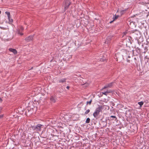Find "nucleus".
Returning <instances> with one entry per match:
<instances>
[{
    "mask_svg": "<svg viewBox=\"0 0 149 149\" xmlns=\"http://www.w3.org/2000/svg\"><path fill=\"white\" fill-rule=\"evenodd\" d=\"M138 103L140 106V107H141L143 105V101H141L138 102Z\"/></svg>",
    "mask_w": 149,
    "mask_h": 149,
    "instance_id": "2eb2a0df",
    "label": "nucleus"
},
{
    "mask_svg": "<svg viewBox=\"0 0 149 149\" xmlns=\"http://www.w3.org/2000/svg\"><path fill=\"white\" fill-rule=\"evenodd\" d=\"M106 92H107V93H111L112 92V91L111 90H107Z\"/></svg>",
    "mask_w": 149,
    "mask_h": 149,
    "instance_id": "412c9836",
    "label": "nucleus"
},
{
    "mask_svg": "<svg viewBox=\"0 0 149 149\" xmlns=\"http://www.w3.org/2000/svg\"><path fill=\"white\" fill-rule=\"evenodd\" d=\"M5 13L7 15L8 17V18L9 19V22H13V20L12 19H11V20H10V13L6 11L5 12Z\"/></svg>",
    "mask_w": 149,
    "mask_h": 149,
    "instance_id": "6e6552de",
    "label": "nucleus"
},
{
    "mask_svg": "<svg viewBox=\"0 0 149 149\" xmlns=\"http://www.w3.org/2000/svg\"><path fill=\"white\" fill-rule=\"evenodd\" d=\"M92 100H91L89 101H87L86 102V104L87 105L88 104H89L90 105L92 102Z\"/></svg>",
    "mask_w": 149,
    "mask_h": 149,
    "instance_id": "aec40b11",
    "label": "nucleus"
},
{
    "mask_svg": "<svg viewBox=\"0 0 149 149\" xmlns=\"http://www.w3.org/2000/svg\"><path fill=\"white\" fill-rule=\"evenodd\" d=\"M24 29V28L22 26H20V27L17 29V33L20 35L21 36L23 35V33H22V32L23 31Z\"/></svg>",
    "mask_w": 149,
    "mask_h": 149,
    "instance_id": "20e7f679",
    "label": "nucleus"
},
{
    "mask_svg": "<svg viewBox=\"0 0 149 149\" xmlns=\"http://www.w3.org/2000/svg\"><path fill=\"white\" fill-rule=\"evenodd\" d=\"M70 87L69 86H67L66 87V88L68 89H69L70 88Z\"/></svg>",
    "mask_w": 149,
    "mask_h": 149,
    "instance_id": "cd10ccee",
    "label": "nucleus"
},
{
    "mask_svg": "<svg viewBox=\"0 0 149 149\" xmlns=\"http://www.w3.org/2000/svg\"><path fill=\"white\" fill-rule=\"evenodd\" d=\"M66 78H63L60 79L59 80V83H64L66 82Z\"/></svg>",
    "mask_w": 149,
    "mask_h": 149,
    "instance_id": "f8f14e48",
    "label": "nucleus"
},
{
    "mask_svg": "<svg viewBox=\"0 0 149 149\" xmlns=\"http://www.w3.org/2000/svg\"><path fill=\"white\" fill-rule=\"evenodd\" d=\"M136 50L137 53L139 54H141V49L138 47L136 49Z\"/></svg>",
    "mask_w": 149,
    "mask_h": 149,
    "instance_id": "ddd939ff",
    "label": "nucleus"
},
{
    "mask_svg": "<svg viewBox=\"0 0 149 149\" xmlns=\"http://www.w3.org/2000/svg\"><path fill=\"white\" fill-rule=\"evenodd\" d=\"M44 127L43 125L40 124H38L36 125L33 126L32 127L33 130L38 131H41V129Z\"/></svg>",
    "mask_w": 149,
    "mask_h": 149,
    "instance_id": "7ed1b4c3",
    "label": "nucleus"
},
{
    "mask_svg": "<svg viewBox=\"0 0 149 149\" xmlns=\"http://www.w3.org/2000/svg\"><path fill=\"white\" fill-rule=\"evenodd\" d=\"M112 103V105L113 106H115V104H114L113 103L111 102Z\"/></svg>",
    "mask_w": 149,
    "mask_h": 149,
    "instance_id": "bb28decb",
    "label": "nucleus"
},
{
    "mask_svg": "<svg viewBox=\"0 0 149 149\" xmlns=\"http://www.w3.org/2000/svg\"><path fill=\"white\" fill-rule=\"evenodd\" d=\"M147 48V47H144L145 51L144 52H142V53H145L147 52L148 50Z\"/></svg>",
    "mask_w": 149,
    "mask_h": 149,
    "instance_id": "a211bd4d",
    "label": "nucleus"
},
{
    "mask_svg": "<svg viewBox=\"0 0 149 149\" xmlns=\"http://www.w3.org/2000/svg\"><path fill=\"white\" fill-rule=\"evenodd\" d=\"M118 16H116V15H115V17H114V19L113 20H114L115 19H117L118 18Z\"/></svg>",
    "mask_w": 149,
    "mask_h": 149,
    "instance_id": "b1692460",
    "label": "nucleus"
},
{
    "mask_svg": "<svg viewBox=\"0 0 149 149\" xmlns=\"http://www.w3.org/2000/svg\"><path fill=\"white\" fill-rule=\"evenodd\" d=\"M108 119L110 121H112L114 120L115 121H117V119L116 117L115 116H111L108 118Z\"/></svg>",
    "mask_w": 149,
    "mask_h": 149,
    "instance_id": "39448f33",
    "label": "nucleus"
},
{
    "mask_svg": "<svg viewBox=\"0 0 149 149\" xmlns=\"http://www.w3.org/2000/svg\"><path fill=\"white\" fill-rule=\"evenodd\" d=\"M1 11L0 10V15L1 14Z\"/></svg>",
    "mask_w": 149,
    "mask_h": 149,
    "instance_id": "2f4dec72",
    "label": "nucleus"
},
{
    "mask_svg": "<svg viewBox=\"0 0 149 149\" xmlns=\"http://www.w3.org/2000/svg\"><path fill=\"white\" fill-rule=\"evenodd\" d=\"M90 111V110L89 109L87 110L85 112L84 114L85 115L87 114Z\"/></svg>",
    "mask_w": 149,
    "mask_h": 149,
    "instance_id": "6ab92c4d",
    "label": "nucleus"
},
{
    "mask_svg": "<svg viewBox=\"0 0 149 149\" xmlns=\"http://www.w3.org/2000/svg\"><path fill=\"white\" fill-rule=\"evenodd\" d=\"M130 56H128V58H130Z\"/></svg>",
    "mask_w": 149,
    "mask_h": 149,
    "instance_id": "7c9ffc66",
    "label": "nucleus"
},
{
    "mask_svg": "<svg viewBox=\"0 0 149 149\" xmlns=\"http://www.w3.org/2000/svg\"><path fill=\"white\" fill-rule=\"evenodd\" d=\"M71 3V2L70 0H64L62 6L64 8V11H65L69 8Z\"/></svg>",
    "mask_w": 149,
    "mask_h": 149,
    "instance_id": "f257e3e1",
    "label": "nucleus"
},
{
    "mask_svg": "<svg viewBox=\"0 0 149 149\" xmlns=\"http://www.w3.org/2000/svg\"><path fill=\"white\" fill-rule=\"evenodd\" d=\"M102 93L104 95H107V92L106 91L104 92H102Z\"/></svg>",
    "mask_w": 149,
    "mask_h": 149,
    "instance_id": "4be33fe9",
    "label": "nucleus"
},
{
    "mask_svg": "<svg viewBox=\"0 0 149 149\" xmlns=\"http://www.w3.org/2000/svg\"><path fill=\"white\" fill-rule=\"evenodd\" d=\"M90 119L89 118H88L86 119V123H88L90 122Z\"/></svg>",
    "mask_w": 149,
    "mask_h": 149,
    "instance_id": "dca6fc26",
    "label": "nucleus"
},
{
    "mask_svg": "<svg viewBox=\"0 0 149 149\" xmlns=\"http://www.w3.org/2000/svg\"><path fill=\"white\" fill-rule=\"evenodd\" d=\"M12 19H11V17H10V20H11Z\"/></svg>",
    "mask_w": 149,
    "mask_h": 149,
    "instance_id": "72a5a7b5",
    "label": "nucleus"
},
{
    "mask_svg": "<svg viewBox=\"0 0 149 149\" xmlns=\"http://www.w3.org/2000/svg\"><path fill=\"white\" fill-rule=\"evenodd\" d=\"M102 106H99L96 108L93 113V116L94 118H97V117L99 115L100 113L102 112Z\"/></svg>",
    "mask_w": 149,
    "mask_h": 149,
    "instance_id": "f03ea898",
    "label": "nucleus"
},
{
    "mask_svg": "<svg viewBox=\"0 0 149 149\" xmlns=\"http://www.w3.org/2000/svg\"><path fill=\"white\" fill-rule=\"evenodd\" d=\"M127 9H128V8H127V9L121 10L120 11V14L121 15H123V14L125 13L127 11Z\"/></svg>",
    "mask_w": 149,
    "mask_h": 149,
    "instance_id": "4468645a",
    "label": "nucleus"
},
{
    "mask_svg": "<svg viewBox=\"0 0 149 149\" xmlns=\"http://www.w3.org/2000/svg\"><path fill=\"white\" fill-rule=\"evenodd\" d=\"M82 85H83L84 87H87L88 86L89 84L88 83H86L84 84H83Z\"/></svg>",
    "mask_w": 149,
    "mask_h": 149,
    "instance_id": "f3484780",
    "label": "nucleus"
},
{
    "mask_svg": "<svg viewBox=\"0 0 149 149\" xmlns=\"http://www.w3.org/2000/svg\"><path fill=\"white\" fill-rule=\"evenodd\" d=\"M56 131H57V130H55V132H56Z\"/></svg>",
    "mask_w": 149,
    "mask_h": 149,
    "instance_id": "473e14b6",
    "label": "nucleus"
},
{
    "mask_svg": "<svg viewBox=\"0 0 149 149\" xmlns=\"http://www.w3.org/2000/svg\"><path fill=\"white\" fill-rule=\"evenodd\" d=\"M134 59L135 60H136V58H134Z\"/></svg>",
    "mask_w": 149,
    "mask_h": 149,
    "instance_id": "c756f323",
    "label": "nucleus"
},
{
    "mask_svg": "<svg viewBox=\"0 0 149 149\" xmlns=\"http://www.w3.org/2000/svg\"><path fill=\"white\" fill-rule=\"evenodd\" d=\"M49 131L51 132V134L53 136H56L55 134L53 133V132H55L54 130L50 129H49Z\"/></svg>",
    "mask_w": 149,
    "mask_h": 149,
    "instance_id": "9b49d317",
    "label": "nucleus"
},
{
    "mask_svg": "<svg viewBox=\"0 0 149 149\" xmlns=\"http://www.w3.org/2000/svg\"><path fill=\"white\" fill-rule=\"evenodd\" d=\"M113 21H111L110 22V23H111Z\"/></svg>",
    "mask_w": 149,
    "mask_h": 149,
    "instance_id": "c85d7f7f",
    "label": "nucleus"
},
{
    "mask_svg": "<svg viewBox=\"0 0 149 149\" xmlns=\"http://www.w3.org/2000/svg\"><path fill=\"white\" fill-rule=\"evenodd\" d=\"M113 82L110 83L108 84H107L105 86H104L102 88V89H104V88H107L109 87L111 88V87L112 86L113 84Z\"/></svg>",
    "mask_w": 149,
    "mask_h": 149,
    "instance_id": "0eeeda50",
    "label": "nucleus"
},
{
    "mask_svg": "<svg viewBox=\"0 0 149 149\" xmlns=\"http://www.w3.org/2000/svg\"><path fill=\"white\" fill-rule=\"evenodd\" d=\"M33 36H29L28 37L26 38L25 39V40L27 42H29L33 40Z\"/></svg>",
    "mask_w": 149,
    "mask_h": 149,
    "instance_id": "423d86ee",
    "label": "nucleus"
},
{
    "mask_svg": "<svg viewBox=\"0 0 149 149\" xmlns=\"http://www.w3.org/2000/svg\"><path fill=\"white\" fill-rule=\"evenodd\" d=\"M127 61L128 62L130 63V60H129V59H127Z\"/></svg>",
    "mask_w": 149,
    "mask_h": 149,
    "instance_id": "a878e982",
    "label": "nucleus"
},
{
    "mask_svg": "<svg viewBox=\"0 0 149 149\" xmlns=\"http://www.w3.org/2000/svg\"><path fill=\"white\" fill-rule=\"evenodd\" d=\"M146 41L147 43L149 44V37L147 39H146Z\"/></svg>",
    "mask_w": 149,
    "mask_h": 149,
    "instance_id": "5701e85b",
    "label": "nucleus"
},
{
    "mask_svg": "<svg viewBox=\"0 0 149 149\" xmlns=\"http://www.w3.org/2000/svg\"><path fill=\"white\" fill-rule=\"evenodd\" d=\"M3 117V115H0V119L2 118Z\"/></svg>",
    "mask_w": 149,
    "mask_h": 149,
    "instance_id": "393cba45",
    "label": "nucleus"
},
{
    "mask_svg": "<svg viewBox=\"0 0 149 149\" xmlns=\"http://www.w3.org/2000/svg\"><path fill=\"white\" fill-rule=\"evenodd\" d=\"M56 98L55 96H52L50 98V101L52 102H55L56 101Z\"/></svg>",
    "mask_w": 149,
    "mask_h": 149,
    "instance_id": "9d476101",
    "label": "nucleus"
},
{
    "mask_svg": "<svg viewBox=\"0 0 149 149\" xmlns=\"http://www.w3.org/2000/svg\"><path fill=\"white\" fill-rule=\"evenodd\" d=\"M9 50L10 52H12L15 54H16L17 53V52L16 50L14 49L9 48Z\"/></svg>",
    "mask_w": 149,
    "mask_h": 149,
    "instance_id": "1a4fd4ad",
    "label": "nucleus"
}]
</instances>
